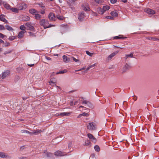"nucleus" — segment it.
I'll return each instance as SVG.
<instances>
[{"label": "nucleus", "instance_id": "nucleus-1", "mask_svg": "<svg viewBox=\"0 0 159 159\" xmlns=\"http://www.w3.org/2000/svg\"><path fill=\"white\" fill-rule=\"evenodd\" d=\"M40 25L43 27L44 29L48 28L47 25H48V20L45 19H42L39 20Z\"/></svg>", "mask_w": 159, "mask_h": 159}, {"label": "nucleus", "instance_id": "nucleus-2", "mask_svg": "<svg viewBox=\"0 0 159 159\" xmlns=\"http://www.w3.org/2000/svg\"><path fill=\"white\" fill-rule=\"evenodd\" d=\"M86 18V14L83 12L79 13L78 14V19L80 21H83Z\"/></svg>", "mask_w": 159, "mask_h": 159}, {"label": "nucleus", "instance_id": "nucleus-3", "mask_svg": "<svg viewBox=\"0 0 159 159\" xmlns=\"http://www.w3.org/2000/svg\"><path fill=\"white\" fill-rule=\"evenodd\" d=\"M87 129L91 130H95L96 129L95 125L93 122L89 123L87 126Z\"/></svg>", "mask_w": 159, "mask_h": 159}, {"label": "nucleus", "instance_id": "nucleus-4", "mask_svg": "<svg viewBox=\"0 0 159 159\" xmlns=\"http://www.w3.org/2000/svg\"><path fill=\"white\" fill-rule=\"evenodd\" d=\"M81 101L83 104H86L88 107L91 108H93V105L88 100H83Z\"/></svg>", "mask_w": 159, "mask_h": 159}, {"label": "nucleus", "instance_id": "nucleus-5", "mask_svg": "<svg viewBox=\"0 0 159 159\" xmlns=\"http://www.w3.org/2000/svg\"><path fill=\"white\" fill-rule=\"evenodd\" d=\"M118 51H115L112 53L108 57L107 59V61H110L112 59V57H114L118 53Z\"/></svg>", "mask_w": 159, "mask_h": 159}, {"label": "nucleus", "instance_id": "nucleus-6", "mask_svg": "<svg viewBox=\"0 0 159 159\" xmlns=\"http://www.w3.org/2000/svg\"><path fill=\"white\" fill-rule=\"evenodd\" d=\"M25 25L26 26L27 29L28 30L33 31L34 29V27L29 22L26 23Z\"/></svg>", "mask_w": 159, "mask_h": 159}, {"label": "nucleus", "instance_id": "nucleus-7", "mask_svg": "<svg viewBox=\"0 0 159 159\" xmlns=\"http://www.w3.org/2000/svg\"><path fill=\"white\" fill-rule=\"evenodd\" d=\"M48 17L49 20L51 21H54L56 19L54 14L52 13H50L49 14Z\"/></svg>", "mask_w": 159, "mask_h": 159}, {"label": "nucleus", "instance_id": "nucleus-8", "mask_svg": "<svg viewBox=\"0 0 159 159\" xmlns=\"http://www.w3.org/2000/svg\"><path fill=\"white\" fill-rule=\"evenodd\" d=\"M65 152H62L61 151H57L54 152V155L56 156H62L66 155V154H64Z\"/></svg>", "mask_w": 159, "mask_h": 159}, {"label": "nucleus", "instance_id": "nucleus-9", "mask_svg": "<svg viewBox=\"0 0 159 159\" xmlns=\"http://www.w3.org/2000/svg\"><path fill=\"white\" fill-rule=\"evenodd\" d=\"M145 11L149 15H153L155 13V11L150 8L146 9L145 10Z\"/></svg>", "mask_w": 159, "mask_h": 159}, {"label": "nucleus", "instance_id": "nucleus-10", "mask_svg": "<svg viewBox=\"0 0 159 159\" xmlns=\"http://www.w3.org/2000/svg\"><path fill=\"white\" fill-rule=\"evenodd\" d=\"M87 136L88 138L93 142H96V139L91 134L88 133L87 134Z\"/></svg>", "mask_w": 159, "mask_h": 159}, {"label": "nucleus", "instance_id": "nucleus-11", "mask_svg": "<svg viewBox=\"0 0 159 159\" xmlns=\"http://www.w3.org/2000/svg\"><path fill=\"white\" fill-rule=\"evenodd\" d=\"M5 16L3 14L0 15V20L5 23H8V21L5 18Z\"/></svg>", "mask_w": 159, "mask_h": 159}, {"label": "nucleus", "instance_id": "nucleus-12", "mask_svg": "<svg viewBox=\"0 0 159 159\" xmlns=\"http://www.w3.org/2000/svg\"><path fill=\"white\" fill-rule=\"evenodd\" d=\"M62 58L63 61L65 62L68 63L71 61L70 58L67 57L65 55H64L62 56Z\"/></svg>", "mask_w": 159, "mask_h": 159}, {"label": "nucleus", "instance_id": "nucleus-13", "mask_svg": "<svg viewBox=\"0 0 159 159\" xmlns=\"http://www.w3.org/2000/svg\"><path fill=\"white\" fill-rule=\"evenodd\" d=\"M70 114V112H62V113H58L57 114V115L59 116H69Z\"/></svg>", "mask_w": 159, "mask_h": 159}, {"label": "nucleus", "instance_id": "nucleus-14", "mask_svg": "<svg viewBox=\"0 0 159 159\" xmlns=\"http://www.w3.org/2000/svg\"><path fill=\"white\" fill-rule=\"evenodd\" d=\"M82 9L85 11H89L90 10V9L88 5H83L82 6Z\"/></svg>", "mask_w": 159, "mask_h": 159}, {"label": "nucleus", "instance_id": "nucleus-15", "mask_svg": "<svg viewBox=\"0 0 159 159\" xmlns=\"http://www.w3.org/2000/svg\"><path fill=\"white\" fill-rule=\"evenodd\" d=\"M9 71L8 70L4 72L2 74L1 76V77L2 79H4L9 74Z\"/></svg>", "mask_w": 159, "mask_h": 159}, {"label": "nucleus", "instance_id": "nucleus-16", "mask_svg": "<svg viewBox=\"0 0 159 159\" xmlns=\"http://www.w3.org/2000/svg\"><path fill=\"white\" fill-rule=\"evenodd\" d=\"M29 11L30 13L33 15H35L37 13H38V12L37 10L33 8H31V9H30L29 10Z\"/></svg>", "mask_w": 159, "mask_h": 159}, {"label": "nucleus", "instance_id": "nucleus-17", "mask_svg": "<svg viewBox=\"0 0 159 159\" xmlns=\"http://www.w3.org/2000/svg\"><path fill=\"white\" fill-rule=\"evenodd\" d=\"M3 4L4 7L7 10H10L11 7L6 2H4Z\"/></svg>", "mask_w": 159, "mask_h": 159}, {"label": "nucleus", "instance_id": "nucleus-18", "mask_svg": "<svg viewBox=\"0 0 159 159\" xmlns=\"http://www.w3.org/2000/svg\"><path fill=\"white\" fill-rule=\"evenodd\" d=\"M42 131L41 130L37 129L34 131L31 132V135L32 134L36 135L39 133H40Z\"/></svg>", "mask_w": 159, "mask_h": 159}, {"label": "nucleus", "instance_id": "nucleus-19", "mask_svg": "<svg viewBox=\"0 0 159 159\" xmlns=\"http://www.w3.org/2000/svg\"><path fill=\"white\" fill-rule=\"evenodd\" d=\"M127 38L126 37H123L121 35H119V36H116L114 37L115 39H125Z\"/></svg>", "mask_w": 159, "mask_h": 159}, {"label": "nucleus", "instance_id": "nucleus-20", "mask_svg": "<svg viewBox=\"0 0 159 159\" xmlns=\"http://www.w3.org/2000/svg\"><path fill=\"white\" fill-rule=\"evenodd\" d=\"M25 33V32H24L23 31H21L20 32L18 35V38H22L24 36Z\"/></svg>", "mask_w": 159, "mask_h": 159}, {"label": "nucleus", "instance_id": "nucleus-21", "mask_svg": "<svg viewBox=\"0 0 159 159\" xmlns=\"http://www.w3.org/2000/svg\"><path fill=\"white\" fill-rule=\"evenodd\" d=\"M24 5L25 6V4H20L18 7V9L19 10H23L24 8H25L24 7Z\"/></svg>", "mask_w": 159, "mask_h": 159}, {"label": "nucleus", "instance_id": "nucleus-22", "mask_svg": "<svg viewBox=\"0 0 159 159\" xmlns=\"http://www.w3.org/2000/svg\"><path fill=\"white\" fill-rule=\"evenodd\" d=\"M30 18L29 16H23L22 17V20L25 21H29V20H30Z\"/></svg>", "mask_w": 159, "mask_h": 159}, {"label": "nucleus", "instance_id": "nucleus-23", "mask_svg": "<svg viewBox=\"0 0 159 159\" xmlns=\"http://www.w3.org/2000/svg\"><path fill=\"white\" fill-rule=\"evenodd\" d=\"M41 18V16L40 14H38V13H37L35 15L34 18L37 20H40Z\"/></svg>", "mask_w": 159, "mask_h": 159}, {"label": "nucleus", "instance_id": "nucleus-24", "mask_svg": "<svg viewBox=\"0 0 159 159\" xmlns=\"http://www.w3.org/2000/svg\"><path fill=\"white\" fill-rule=\"evenodd\" d=\"M0 157L1 158H8L9 156L6 155L4 152H0Z\"/></svg>", "mask_w": 159, "mask_h": 159}, {"label": "nucleus", "instance_id": "nucleus-25", "mask_svg": "<svg viewBox=\"0 0 159 159\" xmlns=\"http://www.w3.org/2000/svg\"><path fill=\"white\" fill-rule=\"evenodd\" d=\"M111 14L113 16L116 17L118 15V14L116 11H111Z\"/></svg>", "mask_w": 159, "mask_h": 159}, {"label": "nucleus", "instance_id": "nucleus-26", "mask_svg": "<svg viewBox=\"0 0 159 159\" xmlns=\"http://www.w3.org/2000/svg\"><path fill=\"white\" fill-rule=\"evenodd\" d=\"M44 155H46V157H52L53 154L51 153H48L47 152H44Z\"/></svg>", "mask_w": 159, "mask_h": 159}, {"label": "nucleus", "instance_id": "nucleus-27", "mask_svg": "<svg viewBox=\"0 0 159 159\" xmlns=\"http://www.w3.org/2000/svg\"><path fill=\"white\" fill-rule=\"evenodd\" d=\"M98 12L100 14H102L104 13V11H103V8L102 9L101 8H98Z\"/></svg>", "mask_w": 159, "mask_h": 159}, {"label": "nucleus", "instance_id": "nucleus-28", "mask_svg": "<svg viewBox=\"0 0 159 159\" xmlns=\"http://www.w3.org/2000/svg\"><path fill=\"white\" fill-rule=\"evenodd\" d=\"M10 10L12 12H15L16 13H18L19 11L18 9L16 8H11Z\"/></svg>", "mask_w": 159, "mask_h": 159}, {"label": "nucleus", "instance_id": "nucleus-29", "mask_svg": "<svg viewBox=\"0 0 159 159\" xmlns=\"http://www.w3.org/2000/svg\"><path fill=\"white\" fill-rule=\"evenodd\" d=\"M5 27H6V29L9 31H13L14 30V29L9 25H6Z\"/></svg>", "mask_w": 159, "mask_h": 159}, {"label": "nucleus", "instance_id": "nucleus-30", "mask_svg": "<svg viewBox=\"0 0 159 159\" xmlns=\"http://www.w3.org/2000/svg\"><path fill=\"white\" fill-rule=\"evenodd\" d=\"M102 8L103 9V11L105 12L106 11L110 9V7L107 5L103 6Z\"/></svg>", "mask_w": 159, "mask_h": 159}, {"label": "nucleus", "instance_id": "nucleus-31", "mask_svg": "<svg viewBox=\"0 0 159 159\" xmlns=\"http://www.w3.org/2000/svg\"><path fill=\"white\" fill-rule=\"evenodd\" d=\"M128 57H130L131 58L133 57V53H131L130 54H126L125 57V59H127Z\"/></svg>", "mask_w": 159, "mask_h": 159}, {"label": "nucleus", "instance_id": "nucleus-32", "mask_svg": "<svg viewBox=\"0 0 159 159\" xmlns=\"http://www.w3.org/2000/svg\"><path fill=\"white\" fill-rule=\"evenodd\" d=\"M57 18L59 20H64V17L63 16L57 15L56 16Z\"/></svg>", "mask_w": 159, "mask_h": 159}, {"label": "nucleus", "instance_id": "nucleus-33", "mask_svg": "<svg viewBox=\"0 0 159 159\" xmlns=\"http://www.w3.org/2000/svg\"><path fill=\"white\" fill-rule=\"evenodd\" d=\"M21 132L22 133L29 134L30 135H31V132H30L27 130H22Z\"/></svg>", "mask_w": 159, "mask_h": 159}, {"label": "nucleus", "instance_id": "nucleus-34", "mask_svg": "<svg viewBox=\"0 0 159 159\" xmlns=\"http://www.w3.org/2000/svg\"><path fill=\"white\" fill-rule=\"evenodd\" d=\"M90 143V142L89 140H87L85 141V143L83 144L84 146H88L89 145Z\"/></svg>", "mask_w": 159, "mask_h": 159}, {"label": "nucleus", "instance_id": "nucleus-35", "mask_svg": "<svg viewBox=\"0 0 159 159\" xmlns=\"http://www.w3.org/2000/svg\"><path fill=\"white\" fill-rule=\"evenodd\" d=\"M94 148L95 150L98 152L100 151V148L98 145H96L94 147Z\"/></svg>", "mask_w": 159, "mask_h": 159}, {"label": "nucleus", "instance_id": "nucleus-36", "mask_svg": "<svg viewBox=\"0 0 159 159\" xmlns=\"http://www.w3.org/2000/svg\"><path fill=\"white\" fill-rule=\"evenodd\" d=\"M67 72L66 70H64L62 71H61L57 73V74H63Z\"/></svg>", "mask_w": 159, "mask_h": 159}, {"label": "nucleus", "instance_id": "nucleus-37", "mask_svg": "<svg viewBox=\"0 0 159 159\" xmlns=\"http://www.w3.org/2000/svg\"><path fill=\"white\" fill-rule=\"evenodd\" d=\"M129 68V66L127 64L125 65V66L124 67V69L125 71L126 70H127Z\"/></svg>", "mask_w": 159, "mask_h": 159}, {"label": "nucleus", "instance_id": "nucleus-38", "mask_svg": "<svg viewBox=\"0 0 159 159\" xmlns=\"http://www.w3.org/2000/svg\"><path fill=\"white\" fill-rule=\"evenodd\" d=\"M95 66V64H94L92 65H90L86 68V70H89L91 68L94 67Z\"/></svg>", "mask_w": 159, "mask_h": 159}, {"label": "nucleus", "instance_id": "nucleus-39", "mask_svg": "<svg viewBox=\"0 0 159 159\" xmlns=\"http://www.w3.org/2000/svg\"><path fill=\"white\" fill-rule=\"evenodd\" d=\"M86 53L89 56H90L92 57L93 55V53L90 52L89 51H86Z\"/></svg>", "mask_w": 159, "mask_h": 159}, {"label": "nucleus", "instance_id": "nucleus-40", "mask_svg": "<svg viewBox=\"0 0 159 159\" xmlns=\"http://www.w3.org/2000/svg\"><path fill=\"white\" fill-rule=\"evenodd\" d=\"M16 38L14 36H11L8 39L11 41L15 39Z\"/></svg>", "mask_w": 159, "mask_h": 159}, {"label": "nucleus", "instance_id": "nucleus-41", "mask_svg": "<svg viewBox=\"0 0 159 159\" xmlns=\"http://www.w3.org/2000/svg\"><path fill=\"white\" fill-rule=\"evenodd\" d=\"M95 2L98 4H101L102 2V0H94Z\"/></svg>", "mask_w": 159, "mask_h": 159}, {"label": "nucleus", "instance_id": "nucleus-42", "mask_svg": "<svg viewBox=\"0 0 159 159\" xmlns=\"http://www.w3.org/2000/svg\"><path fill=\"white\" fill-rule=\"evenodd\" d=\"M20 29L22 30H25V27L24 25H21L20 27Z\"/></svg>", "mask_w": 159, "mask_h": 159}, {"label": "nucleus", "instance_id": "nucleus-43", "mask_svg": "<svg viewBox=\"0 0 159 159\" xmlns=\"http://www.w3.org/2000/svg\"><path fill=\"white\" fill-rule=\"evenodd\" d=\"M5 28L4 26L2 25H0V30H4Z\"/></svg>", "mask_w": 159, "mask_h": 159}, {"label": "nucleus", "instance_id": "nucleus-44", "mask_svg": "<svg viewBox=\"0 0 159 159\" xmlns=\"http://www.w3.org/2000/svg\"><path fill=\"white\" fill-rule=\"evenodd\" d=\"M5 47H7L9 46L10 45V43L9 42H6L5 43Z\"/></svg>", "mask_w": 159, "mask_h": 159}, {"label": "nucleus", "instance_id": "nucleus-45", "mask_svg": "<svg viewBox=\"0 0 159 159\" xmlns=\"http://www.w3.org/2000/svg\"><path fill=\"white\" fill-rule=\"evenodd\" d=\"M11 52V50H9L6 51L4 52V54H8V53H10Z\"/></svg>", "mask_w": 159, "mask_h": 159}, {"label": "nucleus", "instance_id": "nucleus-46", "mask_svg": "<svg viewBox=\"0 0 159 159\" xmlns=\"http://www.w3.org/2000/svg\"><path fill=\"white\" fill-rule=\"evenodd\" d=\"M81 115H82V116H89V114L88 113H86L85 112H83L82 114H81Z\"/></svg>", "mask_w": 159, "mask_h": 159}, {"label": "nucleus", "instance_id": "nucleus-47", "mask_svg": "<svg viewBox=\"0 0 159 159\" xmlns=\"http://www.w3.org/2000/svg\"><path fill=\"white\" fill-rule=\"evenodd\" d=\"M106 18L107 19H110L111 20H113L114 19V18L113 17L110 16H107Z\"/></svg>", "mask_w": 159, "mask_h": 159}, {"label": "nucleus", "instance_id": "nucleus-48", "mask_svg": "<svg viewBox=\"0 0 159 159\" xmlns=\"http://www.w3.org/2000/svg\"><path fill=\"white\" fill-rule=\"evenodd\" d=\"M85 69V67H83L82 68H80V69H79V70H75V71H81V70H84Z\"/></svg>", "mask_w": 159, "mask_h": 159}, {"label": "nucleus", "instance_id": "nucleus-49", "mask_svg": "<svg viewBox=\"0 0 159 159\" xmlns=\"http://www.w3.org/2000/svg\"><path fill=\"white\" fill-rule=\"evenodd\" d=\"M117 0H110V2L112 4L115 3L117 2Z\"/></svg>", "mask_w": 159, "mask_h": 159}, {"label": "nucleus", "instance_id": "nucleus-50", "mask_svg": "<svg viewBox=\"0 0 159 159\" xmlns=\"http://www.w3.org/2000/svg\"><path fill=\"white\" fill-rule=\"evenodd\" d=\"M6 36L5 35L2 34L0 33V38L2 39H3L4 37Z\"/></svg>", "mask_w": 159, "mask_h": 159}, {"label": "nucleus", "instance_id": "nucleus-51", "mask_svg": "<svg viewBox=\"0 0 159 159\" xmlns=\"http://www.w3.org/2000/svg\"><path fill=\"white\" fill-rule=\"evenodd\" d=\"M116 48H120L121 49H122L125 48V45H124L122 46L121 47L115 46Z\"/></svg>", "mask_w": 159, "mask_h": 159}, {"label": "nucleus", "instance_id": "nucleus-52", "mask_svg": "<svg viewBox=\"0 0 159 159\" xmlns=\"http://www.w3.org/2000/svg\"><path fill=\"white\" fill-rule=\"evenodd\" d=\"M71 58L73 59V61H74L75 62H78V61H79V60H78L76 59L74 57H72Z\"/></svg>", "mask_w": 159, "mask_h": 159}, {"label": "nucleus", "instance_id": "nucleus-53", "mask_svg": "<svg viewBox=\"0 0 159 159\" xmlns=\"http://www.w3.org/2000/svg\"><path fill=\"white\" fill-rule=\"evenodd\" d=\"M55 26V25L49 24V23H48V25H47V27H48V28L51 27L52 26Z\"/></svg>", "mask_w": 159, "mask_h": 159}, {"label": "nucleus", "instance_id": "nucleus-54", "mask_svg": "<svg viewBox=\"0 0 159 159\" xmlns=\"http://www.w3.org/2000/svg\"><path fill=\"white\" fill-rule=\"evenodd\" d=\"M150 40L154 41H156L158 40V39H157L155 38H151V39Z\"/></svg>", "mask_w": 159, "mask_h": 159}, {"label": "nucleus", "instance_id": "nucleus-55", "mask_svg": "<svg viewBox=\"0 0 159 159\" xmlns=\"http://www.w3.org/2000/svg\"><path fill=\"white\" fill-rule=\"evenodd\" d=\"M70 106H72L74 105V103L73 101H71L70 103Z\"/></svg>", "mask_w": 159, "mask_h": 159}, {"label": "nucleus", "instance_id": "nucleus-56", "mask_svg": "<svg viewBox=\"0 0 159 159\" xmlns=\"http://www.w3.org/2000/svg\"><path fill=\"white\" fill-rule=\"evenodd\" d=\"M27 65L30 67H32L34 66V64H28Z\"/></svg>", "mask_w": 159, "mask_h": 159}, {"label": "nucleus", "instance_id": "nucleus-57", "mask_svg": "<svg viewBox=\"0 0 159 159\" xmlns=\"http://www.w3.org/2000/svg\"><path fill=\"white\" fill-rule=\"evenodd\" d=\"M26 158V157H20L19 158L20 159H24Z\"/></svg>", "mask_w": 159, "mask_h": 159}, {"label": "nucleus", "instance_id": "nucleus-58", "mask_svg": "<svg viewBox=\"0 0 159 159\" xmlns=\"http://www.w3.org/2000/svg\"><path fill=\"white\" fill-rule=\"evenodd\" d=\"M46 58L48 60H51V58L49 57H46Z\"/></svg>", "mask_w": 159, "mask_h": 159}, {"label": "nucleus", "instance_id": "nucleus-59", "mask_svg": "<svg viewBox=\"0 0 159 159\" xmlns=\"http://www.w3.org/2000/svg\"><path fill=\"white\" fill-rule=\"evenodd\" d=\"M29 34H30V36H32V35H34V34L31 32H29Z\"/></svg>", "mask_w": 159, "mask_h": 159}, {"label": "nucleus", "instance_id": "nucleus-60", "mask_svg": "<svg viewBox=\"0 0 159 159\" xmlns=\"http://www.w3.org/2000/svg\"><path fill=\"white\" fill-rule=\"evenodd\" d=\"M137 97L136 96H134V100L135 101L137 100Z\"/></svg>", "mask_w": 159, "mask_h": 159}, {"label": "nucleus", "instance_id": "nucleus-61", "mask_svg": "<svg viewBox=\"0 0 159 159\" xmlns=\"http://www.w3.org/2000/svg\"><path fill=\"white\" fill-rule=\"evenodd\" d=\"M40 13L42 14H43L45 13V11H43L41 12Z\"/></svg>", "mask_w": 159, "mask_h": 159}, {"label": "nucleus", "instance_id": "nucleus-62", "mask_svg": "<svg viewBox=\"0 0 159 159\" xmlns=\"http://www.w3.org/2000/svg\"><path fill=\"white\" fill-rule=\"evenodd\" d=\"M82 116V115H81V114H80V115H79L78 116L77 118H80L81 117V116Z\"/></svg>", "mask_w": 159, "mask_h": 159}, {"label": "nucleus", "instance_id": "nucleus-63", "mask_svg": "<svg viewBox=\"0 0 159 159\" xmlns=\"http://www.w3.org/2000/svg\"><path fill=\"white\" fill-rule=\"evenodd\" d=\"M70 8H71L72 11H74L75 10V8L74 7L70 6Z\"/></svg>", "mask_w": 159, "mask_h": 159}, {"label": "nucleus", "instance_id": "nucleus-64", "mask_svg": "<svg viewBox=\"0 0 159 159\" xmlns=\"http://www.w3.org/2000/svg\"><path fill=\"white\" fill-rule=\"evenodd\" d=\"M4 42V41H3L2 39H0V43H3Z\"/></svg>", "mask_w": 159, "mask_h": 159}]
</instances>
